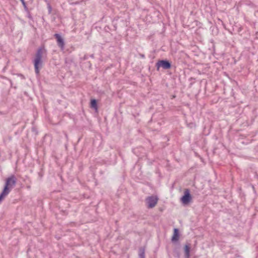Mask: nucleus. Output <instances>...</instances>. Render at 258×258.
<instances>
[{
  "instance_id": "obj_2",
  "label": "nucleus",
  "mask_w": 258,
  "mask_h": 258,
  "mask_svg": "<svg viewBox=\"0 0 258 258\" xmlns=\"http://www.w3.org/2000/svg\"><path fill=\"white\" fill-rule=\"evenodd\" d=\"M44 51H45V50L44 47H41L38 49L35 54V58L34 59V66L35 72L37 75L39 74L40 69L42 68L43 66L42 57Z\"/></svg>"
},
{
  "instance_id": "obj_10",
  "label": "nucleus",
  "mask_w": 258,
  "mask_h": 258,
  "mask_svg": "<svg viewBox=\"0 0 258 258\" xmlns=\"http://www.w3.org/2000/svg\"><path fill=\"white\" fill-rule=\"evenodd\" d=\"M145 249L144 247H141L139 248V258H145Z\"/></svg>"
},
{
  "instance_id": "obj_7",
  "label": "nucleus",
  "mask_w": 258,
  "mask_h": 258,
  "mask_svg": "<svg viewBox=\"0 0 258 258\" xmlns=\"http://www.w3.org/2000/svg\"><path fill=\"white\" fill-rule=\"evenodd\" d=\"M179 238V230L177 228H174L173 231V234L171 238V241L173 242H176L178 240Z\"/></svg>"
},
{
  "instance_id": "obj_13",
  "label": "nucleus",
  "mask_w": 258,
  "mask_h": 258,
  "mask_svg": "<svg viewBox=\"0 0 258 258\" xmlns=\"http://www.w3.org/2000/svg\"><path fill=\"white\" fill-rule=\"evenodd\" d=\"M141 56H142V57H144V54H142V55H141Z\"/></svg>"
},
{
  "instance_id": "obj_3",
  "label": "nucleus",
  "mask_w": 258,
  "mask_h": 258,
  "mask_svg": "<svg viewBox=\"0 0 258 258\" xmlns=\"http://www.w3.org/2000/svg\"><path fill=\"white\" fill-rule=\"evenodd\" d=\"M157 70L158 71L160 67H162L163 69H169L171 67V64L169 60H160L158 61L156 64Z\"/></svg>"
},
{
  "instance_id": "obj_14",
  "label": "nucleus",
  "mask_w": 258,
  "mask_h": 258,
  "mask_svg": "<svg viewBox=\"0 0 258 258\" xmlns=\"http://www.w3.org/2000/svg\"><path fill=\"white\" fill-rule=\"evenodd\" d=\"M65 135H66V137L67 138H68V135H67V134H65Z\"/></svg>"
},
{
  "instance_id": "obj_6",
  "label": "nucleus",
  "mask_w": 258,
  "mask_h": 258,
  "mask_svg": "<svg viewBox=\"0 0 258 258\" xmlns=\"http://www.w3.org/2000/svg\"><path fill=\"white\" fill-rule=\"evenodd\" d=\"M54 37L56 38L57 45L60 48L61 50L64 48V41L63 39L59 34H55Z\"/></svg>"
},
{
  "instance_id": "obj_5",
  "label": "nucleus",
  "mask_w": 258,
  "mask_h": 258,
  "mask_svg": "<svg viewBox=\"0 0 258 258\" xmlns=\"http://www.w3.org/2000/svg\"><path fill=\"white\" fill-rule=\"evenodd\" d=\"M158 199L156 196H150L147 198L146 201L148 204V207L149 208H152L154 207L158 202Z\"/></svg>"
},
{
  "instance_id": "obj_4",
  "label": "nucleus",
  "mask_w": 258,
  "mask_h": 258,
  "mask_svg": "<svg viewBox=\"0 0 258 258\" xmlns=\"http://www.w3.org/2000/svg\"><path fill=\"white\" fill-rule=\"evenodd\" d=\"M191 199L192 198L189 190L185 189L184 191L183 196L181 198V201L183 204L186 205L191 201Z\"/></svg>"
},
{
  "instance_id": "obj_9",
  "label": "nucleus",
  "mask_w": 258,
  "mask_h": 258,
  "mask_svg": "<svg viewBox=\"0 0 258 258\" xmlns=\"http://www.w3.org/2000/svg\"><path fill=\"white\" fill-rule=\"evenodd\" d=\"M185 258H188L190 256V246L186 244L184 246Z\"/></svg>"
},
{
  "instance_id": "obj_1",
  "label": "nucleus",
  "mask_w": 258,
  "mask_h": 258,
  "mask_svg": "<svg viewBox=\"0 0 258 258\" xmlns=\"http://www.w3.org/2000/svg\"><path fill=\"white\" fill-rule=\"evenodd\" d=\"M17 178L14 175H12L6 179L4 189L0 194V203L16 185Z\"/></svg>"
},
{
  "instance_id": "obj_11",
  "label": "nucleus",
  "mask_w": 258,
  "mask_h": 258,
  "mask_svg": "<svg viewBox=\"0 0 258 258\" xmlns=\"http://www.w3.org/2000/svg\"><path fill=\"white\" fill-rule=\"evenodd\" d=\"M21 2H22V5L24 8V9L26 11L28 12V8L27 7V6H26V3L25 2L24 0H20Z\"/></svg>"
},
{
  "instance_id": "obj_12",
  "label": "nucleus",
  "mask_w": 258,
  "mask_h": 258,
  "mask_svg": "<svg viewBox=\"0 0 258 258\" xmlns=\"http://www.w3.org/2000/svg\"><path fill=\"white\" fill-rule=\"evenodd\" d=\"M47 7H48V13H49V14H50L51 13V11H52V8H51L50 5L48 4Z\"/></svg>"
},
{
  "instance_id": "obj_8",
  "label": "nucleus",
  "mask_w": 258,
  "mask_h": 258,
  "mask_svg": "<svg viewBox=\"0 0 258 258\" xmlns=\"http://www.w3.org/2000/svg\"><path fill=\"white\" fill-rule=\"evenodd\" d=\"M90 107L95 109L96 111L98 110V106L97 100L95 99L91 100Z\"/></svg>"
}]
</instances>
